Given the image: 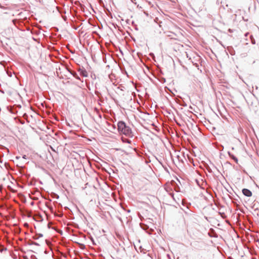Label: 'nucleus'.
Instances as JSON below:
<instances>
[{"mask_svg":"<svg viewBox=\"0 0 259 259\" xmlns=\"http://www.w3.org/2000/svg\"><path fill=\"white\" fill-rule=\"evenodd\" d=\"M117 130L120 134L124 135L129 138L134 137L131 128L127 126L123 121H119L117 123Z\"/></svg>","mask_w":259,"mask_h":259,"instance_id":"obj_1","label":"nucleus"},{"mask_svg":"<svg viewBox=\"0 0 259 259\" xmlns=\"http://www.w3.org/2000/svg\"><path fill=\"white\" fill-rule=\"evenodd\" d=\"M27 15L28 13L26 10H24L23 8H21L20 10L17 9V30L21 31H24L26 30L29 31L28 27L25 26L24 27H21L18 22V20L24 19L27 22Z\"/></svg>","mask_w":259,"mask_h":259,"instance_id":"obj_2","label":"nucleus"},{"mask_svg":"<svg viewBox=\"0 0 259 259\" xmlns=\"http://www.w3.org/2000/svg\"><path fill=\"white\" fill-rule=\"evenodd\" d=\"M27 126V125H24L22 127H18L19 128V134H17V138H19V140L21 141L22 143H24L27 139V136L26 133V127Z\"/></svg>","mask_w":259,"mask_h":259,"instance_id":"obj_3","label":"nucleus"},{"mask_svg":"<svg viewBox=\"0 0 259 259\" xmlns=\"http://www.w3.org/2000/svg\"><path fill=\"white\" fill-rule=\"evenodd\" d=\"M171 43L177 44L178 41H181L184 39L183 33H171L167 36Z\"/></svg>","mask_w":259,"mask_h":259,"instance_id":"obj_4","label":"nucleus"},{"mask_svg":"<svg viewBox=\"0 0 259 259\" xmlns=\"http://www.w3.org/2000/svg\"><path fill=\"white\" fill-rule=\"evenodd\" d=\"M242 193L244 195L247 197H250L252 196V192L251 191L246 188H244L242 190Z\"/></svg>","mask_w":259,"mask_h":259,"instance_id":"obj_5","label":"nucleus"},{"mask_svg":"<svg viewBox=\"0 0 259 259\" xmlns=\"http://www.w3.org/2000/svg\"><path fill=\"white\" fill-rule=\"evenodd\" d=\"M18 198L22 202L25 203L26 202V198L23 195L20 194H17V198Z\"/></svg>","mask_w":259,"mask_h":259,"instance_id":"obj_6","label":"nucleus"},{"mask_svg":"<svg viewBox=\"0 0 259 259\" xmlns=\"http://www.w3.org/2000/svg\"><path fill=\"white\" fill-rule=\"evenodd\" d=\"M228 155H229V156L232 159H233L235 162L236 163H238V159L233 154H232L231 152H228Z\"/></svg>","mask_w":259,"mask_h":259,"instance_id":"obj_7","label":"nucleus"},{"mask_svg":"<svg viewBox=\"0 0 259 259\" xmlns=\"http://www.w3.org/2000/svg\"><path fill=\"white\" fill-rule=\"evenodd\" d=\"M80 71V74L84 76L87 77L88 76V73L85 70H79Z\"/></svg>","mask_w":259,"mask_h":259,"instance_id":"obj_8","label":"nucleus"},{"mask_svg":"<svg viewBox=\"0 0 259 259\" xmlns=\"http://www.w3.org/2000/svg\"><path fill=\"white\" fill-rule=\"evenodd\" d=\"M17 123L19 122H20L21 124H24L25 123V120L24 119H21L19 117H18L17 116Z\"/></svg>","mask_w":259,"mask_h":259,"instance_id":"obj_9","label":"nucleus"},{"mask_svg":"<svg viewBox=\"0 0 259 259\" xmlns=\"http://www.w3.org/2000/svg\"><path fill=\"white\" fill-rule=\"evenodd\" d=\"M121 140H122V141L123 143H126L131 144V142H132L130 140L127 139H125V138H121Z\"/></svg>","mask_w":259,"mask_h":259,"instance_id":"obj_10","label":"nucleus"},{"mask_svg":"<svg viewBox=\"0 0 259 259\" xmlns=\"http://www.w3.org/2000/svg\"><path fill=\"white\" fill-rule=\"evenodd\" d=\"M43 236V235L42 234H36L33 237V238L34 239H38L40 237H41Z\"/></svg>","mask_w":259,"mask_h":259,"instance_id":"obj_11","label":"nucleus"},{"mask_svg":"<svg viewBox=\"0 0 259 259\" xmlns=\"http://www.w3.org/2000/svg\"><path fill=\"white\" fill-rule=\"evenodd\" d=\"M71 74L74 77H75L76 79H80V78L78 76V75H77V73L75 72H71Z\"/></svg>","mask_w":259,"mask_h":259,"instance_id":"obj_12","label":"nucleus"},{"mask_svg":"<svg viewBox=\"0 0 259 259\" xmlns=\"http://www.w3.org/2000/svg\"><path fill=\"white\" fill-rule=\"evenodd\" d=\"M21 5H23V6L24 5V4L22 3V1L21 0H17V9H18L19 6H20Z\"/></svg>","mask_w":259,"mask_h":259,"instance_id":"obj_13","label":"nucleus"},{"mask_svg":"<svg viewBox=\"0 0 259 259\" xmlns=\"http://www.w3.org/2000/svg\"><path fill=\"white\" fill-rule=\"evenodd\" d=\"M250 39H251V43L252 44H255V41L254 38L253 37V36L252 35H250Z\"/></svg>","mask_w":259,"mask_h":259,"instance_id":"obj_14","label":"nucleus"},{"mask_svg":"<svg viewBox=\"0 0 259 259\" xmlns=\"http://www.w3.org/2000/svg\"><path fill=\"white\" fill-rule=\"evenodd\" d=\"M90 239H91V240L92 241V243H93V244L94 245H96V243L95 242V241H94V240L93 238L92 237H91Z\"/></svg>","mask_w":259,"mask_h":259,"instance_id":"obj_15","label":"nucleus"},{"mask_svg":"<svg viewBox=\"0 0 259 259\" xmlns=\"http://www.w3.org/2000/svg\"><path fill=\"white\" fill-rule=\"evenodd\" d=\"M31 244H33V245H37V246H39V244L38 243L35 242H32Z\"/></svg>","mask_w":259,"mask_h":259,"instance_id":"obj_16","label":"nucleus"},{"mask_svg":"<svg viewBox=\"0 0 259 259\" xmlns=\"http://www.w3.org/2000/svg\"><path fill=\"white\" fill-rule=\"evenodd\" d=\"M144 14H145L146 16H149V14H148V12H147V11H144Z\"/></svg>","mask_w":259,"mask_h":259,"instance_id":"obj_17","label":"nucleus"},{"mask_svg":"<svg viewBox=\"0 0 259 259\" xmlns=\"http://www.w3.org/2000/svg\"><path fill=\"white\" fill-rule=\"evenodd\" d=\"M95 93L98 96H99V95H100V93L99 92H96Z\"/></svg>","mask_w":259,"mask_h":259,"instance_id":"obj_18","label":"nucleus"},{"mask_svg":"<svg viewBox=\"0 0 259 259\" xmlns=\"http://www.w3.org/2000/svg\"><path fill=\"white\" fill-rule=\"evenodd\" d=\"M22 158H24V159H26V155H23V156H22Z\"/></svg>","mask_w":259,"mask_h":259,"instance_id":"obj_19","label":"nucleus"},{"mask_svg":"<svg viewBox=\"0 0 259 259\" xmlns=\"http://www.w3.org/2000/svg\"><path fill=\"white\" fill-rule=\"evenodd\" d=\"M17 108H20L21 107V105H18V104H17Z\"/></svg>","mask_w":259,"mask_h":259,"instance_id":"obj_20","label":"nucleus"},{"mask_svg":"<svg viewBox=\"0 0 259 259\" xmlns=\"http://www.w3.org/2000/svg\"><path fill=\"white\" fill-rule=\"evenodd\" d=\"M170 194L171 196V197L173 198V199H174V194L173 193H171V194Z\"/></svg>","mask_w":259,"mask_h":259,"instance_id":"obj_21","label":"nucleus"},{"mask_svg":"<svg viewBox=\"0 0 259 259\" xmlns=\"http://www.w3.org/2000/svg\"><path fill=\"white\" fill-rule=\"evenodd\" d=\"M9 188H10V189L11 191H13V192H15V191H14V190H13L11 188V187H10V186H9Z\"/></svg>","mask_w":259,"mask_h":259,"instance_id":"obj_22","label":"nucleus"},{"mask_svg":"<svg viewBox=\"0 0 259 259\" xmlns=\"http://www.w3.org/2000/svg\"><path fill=\"white\" fill-rule=\"evenodd\" d=\"M147 2L148 3L149 5H152V3H151V2H149V1H147Z\"/></svg>","mask_w":259,"mask_h":259,"instance_id":"obj_23","label":"nucleus"},{"mask_svg":"<svg viewBox=\"0 0 259 259\" xmlns=\"http://www.w3.org/2000/svg\"><path fill=\"white\" fill-rule=\"evenodd\" d=\"M228 31H229V32H233L231 29H229Z\"/></svg>","mask_w":259,"mask_h":259,"instance_id":"obj_24","label":"nucleus"},{"mask_svg":"<svg viewBox=\"0 0 259 259\" xmlns=\"http://www.w3.org/2000/svg\"><path fill=\"white\" fill-rule=\"evenodd\" d=\"M32 39H33V40H35V41H37V39H36V38H35V37H32Z\"/></svg>","mask_w":259,"mask_h":259,"instance_id":"obj_25","label":"nucleus"},{"mask_svg":"<svg viewBox=\"0 0 259 259\" xmlns=\"http://www.w3.org/2000/svg\"><path fill=\"white\" fill-rule=\"evenodd\" d=\"M249 34V33H245V36H247Z\"/></svg>","mask_w":259,"mask_h":259,"instance_id":"obj_26","label":"nucleus"},{"mask_svg":"<svg viewBox=\"0 0 259 259\" xmlns=\"http://www.w3.org/2000/svg\"><path fill=\"white\" fill-rule=\"evenodd\" d=\"M23 116H24V117H25V116H26V117H27V115H26V113H24V114H23Z\"/></svg>","mask_w":259,"mask_h":259,"instance_id":"obj_27","label":"nucleus"},{"mask_svg":"<svg viewBox=\"0 0 259 259\" xmlns=\"http://www.w3.org/2000/svg\"><path fill=\"white\" fill-rule=\"evenodd\" d=\"M226 36H227V37H231V36H230V35H226Z\"/></svg>","mask_w":259,"mask_h":259,"instance_id":"obj_28","label":"nucleus"},{"mask_svg":"<svg viewBox=\"0 0 259 259\" xmlns=\"http://www.w3.org/2000/svg\"><path fill=\"white\" fill-rule=\"evenodd\" d=\"M17 160H18L20 158V156H17Z\"/></svg>","mask_w":259,"mask_h":259,"instance_id":"obj_29","label":"nucleus"},{"mask_svg":"<svg viewBox=\"0 0 259 259\" xmlns=\"http://www.w3.org/2000/svg\"><path fill=\"white\" fill-rule=\"evenodd\" d=\"M207 170H208V172H211V171L210 169H207Z\"/></svg>","mask_w":259,"mask_h":259,"instance_id":"obj_30","label":"nucleus"},{"mask_svg":"<svg viewBox=\"0 0 259 259\" xmlns=\"http://www.w3.org/2000/svg\"><path fill=\"white\" fill-rule=\"evenodd\" d=\"M130 211H131V210H130V209H128V210H127V212H130Z\"/></svg>","mask_w":259,"mask_h":259,"instance_id":"obj_31","label":"nucleus"},{"mask_svg":"<svg viewBox=\"0 0 259 259\" xmlns=\"http://www.w3.org/2000/svg\"><path fill=\"white\" fill-rule=\"evenodd\" d=\"M92 32L95 33V32H97V31H92Z\"/></svg>","mask_w":259,"mask_h":259,"instance_id":"obj_32","label":"nucleus"},{"mask_svg":"<svg viewBox=\"0 0 259 259\" xmlns=\"http://www.w3.org/2000/svg\"><path fill=\"white\" fill-rule=\"evenodd\" d=\"M17 234L19 233V230H18V229L17 228Z\"/></svg>","mask_w":259,"mask_h":259,"instance_id":"obj_33","label":"nucleus"},{"mask_svg":"<svg viewBox=\"0 0 259 259\" xmlns=\"http://www.w3.org/2000/svg\"><path fill=\"white\" fill-rule=\"evenodd\" d=\"M13 22H14V23L15 24V20H13Z\"/></svg>","mask_w":259,"mask_h":259,"instance_id":"obj_34","label":"nucleus"},{"mask_svg":"<svg viewBox=\"0 0 259 259\" xmlns=\"http://www.w3.org/2000/svg\"><path fill=\"white\" fill-rule=\"evenodd\" d=\"M42 35L44 36H45V35L44 34V33H42Z\"/></svg>","mask_w":259,"mask_h":259,"instance_id":"obj_35","label":"nucleus"},{"mask_svg":"<svg viewBox=\"0 0 259 259\" xmlns=\"http://www.w3.org/2000/svg\"><path fill=\"white\" fill-rule=\"evenodd\" d=\"M17 187L19 186V185L17 183Z\"/></svg>","mask_w":259,"mask_h":259,"instance_id":"obj_36","label":"nucleus"},{"mask_svg":"<svg viewBox=\"0 0 259 259\" xmlns=\"http://www.w3.org/2000/svg\"><path fill=\"white\" fill-rule=\"evenodd\" d=\"M127 34L128 35H130V34H131V33H127Z\"/></svg>","mask_w":259,"mask_h":259,"instance_id":"obj_37","label":"nucleus"},{"mask_svg":"<svg viewBox=\"0 0 259 259\" xmlns=\"http://www.w3.org/2000/svg\"><path fill=\"white\" fill-rule=\"evenodd\" d=\"M131 38H133V36L132 35H130Z\"/></svg>","mask_w":259,"mask_h":259,"instance_id":"obj_38","label":"nucleus"},{"mask_svg":"<svg viewBox=\"0 0 259 259\" xmlns=\"http://www.w3.org/2000/svg\"><path fill=\"white\" fill-rule=\"evenodd\" d=\"M131 38H133V36L132 35H130Z\"/></svg>","mask_w":259,"mask_h":259,"instance_id":"obj_39","label":"nucleus"},{"mask_svg":"<svg viewBox=\"0 0 259 259\" xmlns=\"http://www.w3.org/2000/svg\"><path fill=\"white\" fill-rule=\"evenodd\" d=\"M131 38H133V36L132 35H130Z\"/></svg>","mask_w":259,"mask_h":259,"instance_id":"obj_40","label":"nucleus"},{"mask_svg":"<svg viewBox=\"0 0 259 259\" xmlns=\"http://www.w3.org/2000/svg\"><path fill=\"white\" fill-rule=\"evenodd\" d=\"M186 53H187L186 52ZM186 55H187V57H188V54H186Z\"/></svg>","mask_w":259,"mask_h":259,"instance_id":"obj_41","label":"nucleus"},{"mask_svg":"<svg viewBox=\"0 0 259 259\" xmlns=\"http://www.w3.org/2000/svg\"><path fill=\"white\" fill-rule=\"evenodd\" d=\"M54 34H55V35H56V34H57V33H54Z\"/></svg>","mask_w":259,"mask_h":259,"instance_id":"obj_42","label":"nucleus"},{"mask_svg":"<svg viewBox=\"0 0 259 259\" xmlns=\"http://www.w3.org/2000/svg\"><path fill=\"white\" fill-rule=\"evenodd\" d=\"M36 259H37V258H36Z\"/></svg>","mask_w":259,"mask_h":259,"instance_id":"obj_43","label":"nucleus"}]
</instances>
